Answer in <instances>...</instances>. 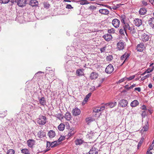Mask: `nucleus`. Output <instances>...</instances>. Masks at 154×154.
<instances>
[{"instance_id": "1", "label": "nucleus", "mask_w": 154, "mask_h": 154, "mask_svg": "<svg viewBox=\"0 0 154 154\" xmlns=\"http://www.w3.org/2000/svg\"><path fill=\"white\" fill-rule=\"evenodd\" d=\"M11 2L13 4L17 3L19 7L22 8L25 6L26 4V0H11Z\"/></svg>"}, {"instance_id": "2", "label": "nucleus", "mask_w": 154, "mask_h": 154, "mask_svg": "<svg viewBox=\"0 0 154 154\" xmlns=\"http://www.w3.org/2000/svg\"><path fill=\"white\" fill-rule=\"evenodd\" d=\"M34 106V105L32 103L30 104L24 103L23 104L22 107L26 112H29L33 109Z\"/></svg>"}, {"instance_id": "3", "label": "nucleus", "mask_w": 154, "mask_h": 154, "mask_svg": "<svg viewBox=\"0 0 154 154\" xmlns=\"http://www.w3.org/2000/svg\"><path fill=\"white\" fill-rule=\"evenodd\" d=\"M46 117L43 116H39V118L38 119L37 122L39 125H44L46 122Z\"/></svg>"}, {"instance_id": "4", "label": "nucleus", "mask_w": 154, "mask_h": 154, "mask_svg": "<svg viewBox=\"0 0 154 154\" xmlns=\"http://www.w3.org/2000/svg\"><path fill=\"white\" fill-rule=\"evenodd\" d=\"M114 70L113 66L111 64L109 65L106 68L105 71L107 74L111 73Z\"/></svg>"}, {"instance_id": "5", "label": "nucleus", "mask_w": 154, "mask_h": 154, "mask_svg": "<svg viewBox=\"0 0 154 154\" xmlns=\"http://www.w3.org/2000/svg\"><path fill=\"white\" fill-rule=\"evenodd\" d=\"M112 23L113 26L115 28H117L119 26L120 21L118 19L115 18L112 20Z\"/></svg>"}, {"instance_id": "6", "label": "nucleus", "mask_w": 154, "mask_h": 154, "mask_svg": "<svg viewBox=\"0 0 154 154\" xmlns=\"http://www.w3.org/2000/svg\"><path fill=\"white\" fill-rule=\"evenodd\" d=\"M105 106H101L96 107H95L93 110V111L96 113H101L104 109Z\"/></svg>"}, {"instance_id": "7", "label": "nucleus", "mask_w": 154, "mask_h": 154, "mask_svg": "<svg viewBox=\"0 0 154 154\" xmlns=\"http://www.w3.org/2000/svg\"><path fill=\"white\" fill-rule=\"evenodd\" d=\"M149 35L144 33H143L141 36V39L143 42H146L148 41Z\"/></svg>"}, {"instance_id": "8", "label": "nucleus", "mask_w": 154, "mask_h": 154, "mask_svg": "<svg viewBox=\"0 0 154 154\" xmlns=\"http://www.w3.org/2000/svg\"><path fill=\"white\" fill-rule=\"evenodd\" d=\"M145 47L144 44L143 43H140L137 45L136 49L138 51L141 52L145 49Z\"/></svg>"}, {"instance_id": "9", "label": "nucleus", "mask_w": 154, "mask_h": 154, "mask_svg": "<svg viewBox=\"0 0 154 154\" xmlns=\"http://www.w3.org/2000/svg\"><path fill=\"white\" fill-rule=\"evenodd\" d=\"M125 46V43L121 41L119 42L117 44V48L119 50H122Z\"/></svg>"}, {"instance_id": "10", "label": "nucleus", "mask_w": 154, "mask_h": 154, "mask_svg": "<svg viewBox=\"0 0 154 154\" xmlns=\"http://www.w3.org/2000/svg\"><path fill=\"white\" fill-rule=\"evenodd\" d=\"M130 54L129 53L126 52L121 57V59L122 60H124L122 65L123 64L126 60L129 57Z\"/></svg>"}, {"instance_id": "11", "label": "nucleus", "mask_w": 154, "mask_h": 154, "mask_svg": "<svg viewBox=\"0 0 154 154\" xmlns=\"http://www.w3.org/2000/svg\"><path fill=\"white\" fill-rule=\"evenodd\" d=\"M133 23L136 26L139 27L142 24V21L139 18H135L134 20Z\"/></svg>"}, {"instance_id": "12", "label": "nucleus", "mask_w": 154, "mask_h": 154, "mask_svg": "<svg viewBox=\"0 0 154 154\" xmlns=\"http://www.w3.org/2000/svg\"><path fill=\"white\" fill-rule=\"evenodd\" d=\"M128 103V102L126 100L122 99L120 101L119 105L121 107H124L127 106Z\"/></svg>"}, {"instance_id": "13", "label": "nucleus", "mask_w": 154, "mask_h": 154, "mask_svg": "<svg viewBox=\"0 0 154 154\" xmlns=\"http://www.w3.org/2000/svg\"><path fill=\"white\" fill-rule=\"evenodd\" d=\"M35 141L34 140L29 139L27 141V143L28 146L30 148L32 147L35 144Z\"/></svg>"}, {"instance_id": "14", "label": "nucleus", "mask_w": 154, "mask_h": 154, "mask_svg": "<svg viewBox=\"0 0 154 154\" xmlns=\"http://www.w3.org/2000/svg\"><path fill=\"white\" fill-rule=\"evenodd\" d=\"M98 153V149L95 147H93L88 153H86V154H97Z\"/></svg>"}, {"instance_id": "15", "label": "nucleus", "mask_w": 154, "mask_h": 154, "mask_svg": "<svg viewBox=\"0 0 154 154\" xmlns=\"http://www.w3.org/2000/svg\"><path fill=\"white\" fill-rule=\"evenodd\" d=\"M73 115L75 116L79 115L81 113L80 110L77 108H75L72 110Z\"/></svg>"}, {"instance_id": "16", "label": "nucleus", "mask_w": 154, "mask_h": 154, "mask_svg": "<svg viewBox=\"0 0 154 154\" xmlns=\"http://www.w3.org/2000/svg\"><path fill=\"white\" fill-rule=\"evenodd\" d=\"M104 39L107 41H109L111 40L112 37L110 34H106L103 35V36Z\"/></svg>"}, {"instance_id": "17", "label": "nucleus", "mask_w": 154, "mask_h": 154, "mask_svg": "<svg viewBox=\"0 0 154 154\" xmlns=\"http://www.w3.org/2000/svg\"><path fill=\"white\" fill-rule=\"evenodd\" d=\"M37 135L39 138L41 139L45 136L46 133L45 132L42 131H40L38 132Z\"/></svg>"}, {"instance_id": "18", "label": "nucleus", "mask_w": 154, "mask_h": 154, "mask_svg": "<svg viewBox=\"0 0 154 154\" xmlns=\"http://www.w3.org/2000/svg\"><path fill=\"white\" fill-rule=\"evenodd\" d=\"M29 5L32 7L37 6L38 5V2L36 0H31Z\"/></svg>"}, {"instance_id": "19", "label": "nucleus", "mask_w": 154, "mask_h": 154, "mask_svg": "<svg viewBox=\"0 0 154 154\" xmlns=\"http://www.w3.org/2000/svg\"><path fill=\"white\" fill-rule=\"evenodd\" d=\"M123 27L124 28L126 31L127 30L130 31L132 28V27H130L129 24L126 23H124V24L123 25Z\"/></svg>"}, {"instance_id": "20", "label": "nucleus", "mask_w": 154, "mask_h": 154, "mask_svg": "<svg viewBox=\"0 0 154 154\" xmlns=\"http://www.w3.org/2000/svg\"><path fill=\"white\" fill-rule=\"evenodd\" d=\"M64 118L66 120L68 121H70L71 119V115L69 112H67L65 114Z\"/></svg>"}, {"instance_id": "21", "label": "nucleus", "mask_w": 154, "mask_h": 154, "mask_svg": "<svg viewBox=\"0 0 154 154\" xmlns=\"http://www.w3.org/2000/svg\"><path fill=\"white\" fill-rule=\"evenodd\" d=\"M117 103L116 102H111L110 103H108L105 104L104 105L105 107L107 106H109L110 108H113L116 106Z\"/></svg>"}, {"instance_id": "22", "label": "nucleus", "mask_w": 154, "mask_h": 154, "mask_svg": "<svg viewBox=\"0 0 154 154\" xmlns=\"http://www.w3.org/2000/svg\"><path fill=\"white\" fill-rule=\"evenodd\" d=\"M48 134L50 138H53L55 136L56 134L54 131L53 130H50L48 132Z\"/></svg>"}, {"instance_id": "23", "label": "nucleus", "mask_w": 154, "mask_h": 154, "mask_svg": "<svg viewBox=\"0 0 154 154\" xmlns=\"http://www.w3.org/2000/svg\"><path fill=\"white\" fill-rule=\"evenodd\" d=\"M150 26L152 28H154V18L153 17L150 18L148 21Z\"/></svg>"}, {"instance_id": "24", "label": "nucleus", "mask_w": 154, "mask_h": 154, "mask_svg": "<svg viewBox=\"0 0 154 154\" xmlns=\"http://www.w3.org/2000/svg\"><path fill=\"white\" fill-rule=\"evenodd\" d=\"M100 13L105 15H107L109 14V11L106 9H100L99 10Z\"/></svg>"}, {"instance_id": "25", "label": "nucleus", "mask_w": 154, "mask_h": 154, "mask_svg": "<svg viewBox=\"0 0 154 154\" xmlns=\"http://www.w3.org/2000/svg\"><path fill=\"white\" fill-rule=\"evenodd\" d=\"M98 75L96 72H92L90 76V78L91 79H95L97 78Z\"/></svg>"}, {"instance_id": "26", "label": "nucleus", "mask_w": 154, "mask_h": 154, "mask_svg": "<svg viewBox=\"0 0 154 154\" xmlns=\"http://www.w3.org/2000/svg\"><path fill=\"white\" fill-rule=\"evenodd\" d=\"M146 11H147L145 8H142L140 9L139 11V13L140 15H143L146 13Z\"/></svg>"}, {"instance_id": "27", "label": "nucleus", "mask_w": 154, "mask_h": 154, "mask_svg": "<svg viewBox=\"0 0 154 154\" xmlns=\"http://www.w3.org/2000/svg\"><path fill=\"white\" fill-rule=\"evenodd\" d=\"M84 142V141L82 139H77L75 141V143L76 145H80Z\"/></svg>"}, {"instance_id": "28", "label": "nucleus", "mask_w": 154, "mask_h": 154, "mask_svg": "<svg viewBox=\"0 0 154 154\" xmlns=\"http://www.w3.org/2000/svg\"><path fill=\"white\" fill-rule=\"evenodd\" d=\"M139 104L137 100H135L132 101L131 103V107H134L136 106Z\"/></svg>"}, {"instance_id": "29", "label": "nucleus", "mask_w": 154, "mask_h": 154, "mask_svg": "<svg viewBox=\"0 0 154 154\" xmlns=\"http://www.w3.org/2000/svg\"><path fill=\"white\" fill-rule=\"evenodd\" d=\"M65 125L63 123L60 124L58 126V128L60 131H63L65 128Z\"/></svg>"}, {"instance_id": "30", "label": "nucleus", "mask_w": 154, "mask_h": 154, "mask_svg": "<svg viewBox=\"0 0 154 154\" xmlns=\"http://www.w3.org/2000/svg\"><path fill=\"white\" fill-rule=\"evenodd\" d=\"M77 75L78 76L82 75L83 74V69H79L76 72Z\"/></svg>"}, {"instance_id": "31", "label": "nucleus", "mask_w": 154, "mask_h": 154, "mask_svg": "<svg viewBox=\"0 0 154 154\" xmlns=\"http://www.w3.org/2000/svg\"><path fill=\"white\" fill-rule=\"evenodd\" d=\"M50 147H51V143L47 141V149L45 151V152H47L50 149Z\"/></svg>"}, {"instance_id": "32", "label": "nucleus", "mask_w": 154, "mask_h": 154, "mask_svg": "<svg viewBox=\"0 0 154 154\" xmlns=\"http://www.w3.org/2000/svg\"><path fill=\"white\" fill-rule=\"evenodd\" d=\"M43 5L44 7L46 9L48 8L50 6V5L48 2H44Z\"/></svg>"}, {"instance_id": "33", "label": "nucleus", "mask_w": 154, "mask_h": 154, "mask_svg": "<svg viewBox=\"0 0 154 154\" xmlns=\"http://www.w3.org/2000/svg\"><path fill=\"white\" fill-rule=\"evenodd\" d=\"M39 102L42 105H44L45 104V100L44 97H42L40 98H39Z\"/></svg>"}, {"instance_id": "34", "label": "nucleus", "mask_w": 154, "mask_h": 154, "mask_svg": "<svg viewBox=\"0 0 154 154\" xmlns=\"http://www.w3.org/2000/svg\"><path fill=\"white\" fill-rule=\"evenodd\" d=\"M21 152L24 154H29V151L26 149H24L21 150Z\"/></svg>"}, {"instance_id": "35", "label": "nucleus", "mask_w": 154, "mask_h": 154, "mask_svg": "<svg viewBox=\"0 0 154 154\" xmlns=\"http://www.w3.org/2000/svg\"><path fill=\"white\" fill-rule=\"evenodd\" d=\"M153 71L152 69H146L143 73L141 74V75H144L146 73H148L152 72Z\"/></svg>"}, {"instance_id": "36", "label": "nucleus", "mask_w": 154, "mask_h": 154, "mask_svg": "<svg viewBox=\"0 0 154 154\" xmlns=\"http://www.w3.org/2000/svg\"><path fill=\"white\" fill-rule=\"evenodd\" d=\"M151 75V74H148L146 75L143 76L141 79H140L141 81H144V80H145L146 79H147L149 77H150Z\"/></svg>"}, {"instance_id": "37", "label": "nucleus", "mask_w": 154, "mask_h": 154, "mask_svg": "<svg viewBox=\"0 0 154 154\" xmlns=\"http://www.w3.org/2000/svg\"><path fill=\"white\" fill-rule=\"evenodd\" d=\"M51 147H54L58 144L57 141H54L51 143Z\"/></svg>"}, {"instance_id": "38", "label": "nucleus", "mask_w": 154, "mask_h": 154, "mask_svg": "<svg viewBox=\"0 0 154 154\" xmlns=\"http://www.w3.org/2000/svg\"><path fill=\"white\" fill-rule=\"evenodd\" d=\"M121 5L122 4H118L116 5H114L112 7V8L113 10H116L119 8Z\"/></svg>"}, {"instance_id": "39", "label": "nucleus", "mask_w": 154, "mask_h": 154, "mask_svg": "<svg viewBox=\"0 0 154 154\" xmlns=\"http://www.w3.org/2000/svg\"><path fill=\"white\" fill-rule=\"evenodd\" d=\"M125 32L127 34L126 31L124 28H123L119 30V33L121 35H124Z\"/></svg>"}, {"instance_id": "40", "label": "nucleus", "mask_w": 154, "mask_h": 154, "mask_svg": "<svg viewBox=\"0 0 154 154\" xmlns=\"http://www.w3.org/2000/svg\"><path fill=\"white\" fill-rule=\"evenodd\" d=\"M7 154H14L15 151L13 149H10L7 151Z\"/></svg>"}, {"instance_id": "41", "label": "nucleus", "mask_w": 154, "mask_h": 154, "mask_svg": "<svg viewBox=\"0 0 154 154\" xmlns=\"http://www.w3.org/2000/svg\"><path fill=\"white\" fill-rule=\"evenodd\" d=\"M113 59V57L112 55H109L106 57V60L109 61H111Z\"/></svg>"}, {"instance_id": "42", "label": "nucleus", "mask_w": 154, "mask_h": 154, "mask_svg": "<svg viewBox=\"0 0 154 154\" xmlns=\"http://www.w3.org/2000/svg\"><path fill=\"white\" fill-rule=\"evenodd\" d=\"M148 129V127L146 125L145 126H144L142 129V130L143 131H146Z\"/></svg>"}, {"instance_id": "43", "label": "nucleus", "mask_w": 154, "mask_h": 154, "mask_svg": "<svg viewBox=\"0 0 154 154\" xmlns=\"http://www.w3.org/2000/svg\"><path fill=\"white\" fill-rule=\"evenodd\" d=\"M7 111H4L3 113H2L0 112V115H1L0 117H3L7 115Z\"/></svg>"}, {"instance_id": "44", "label": "nucleus", "mask_w": 154, "mask_h": 154, "mask_svg": "<svg viewBox=\"0 0 154 154\" xmlns=\"http://www.w3.org/2000/svg\"><path fill=\"white\" fill-rule=\"evenodd\" d=\"M115 30L114 28H111L110 29H108V33H114L115 32Z\"/></svg>"}, {"instance_id": "45", "label": "nucleus", "mask_w": 154, "mask_h": 154, "mask_svg": "<svg viewBox=\"0 0 154 154\" xmlns=\"http://www.w3.org/2000/svg\"><path fill=\"white\" fill-rule=\"evenodd\" d=\"M65 137L64 136H61L58 139V141L59 142L62 141L65 139Z\"/></svg>"}, {"instance_id": "46", "label": "nucleus", "mask_w": 154, "mask_h": 154, "mask_svg": "<svg viewBox=\"0 0 154 154\" xmlns=\"http://www.w3.org/2000/svg\"><path fill=\"white\" fill-rule=\"evenodd\" d=\"M127 79L126 77H125L119 80L118 82V83H121L122 82H123L125 81Z\"/></svg>"}, {"instance_id": "47", "label": "nucleus", "mask_w": 154, "mask_h": 154, "mask_svg": "<svg viewBox=\"0 0 154 154\" xmlns=\"http://www.w3.org/2000/svg\"><path fill=\"white\" fill-rule=\"evenodd\" d=\"M9 1V0H0V3L3 4H6Z\"/></svg>"}, {"instance_id": "48", "label": "nucleus", "mask_w": 154, "mask_h": 154, "mask_svg": "<svg viewBox=\"0 0 154 154\" xmlns=\"http://www.w3.org/2000/svg\"><path fill=\"white\" fill-rule=\"evenodd\" d=\"M135 77V75H132L128 78L126 77V78L127 79L128 81H130L134 79Z\"/></svg>"}, {"instance_id": "49", "label": "nucleus", "mask_w": 154, "mask_h": 154, "mask_svg": "<svg viewBox=\"0 0 154 154\" xmlns=\"http://www.w3.org/2000/svg\"><path fill=\"white\" fill-rule=\"evenodd\" d=\"M130 31L131 34H134L135 33V29L134 27H132V28H131V29L130 30Z\"/></svg>"}, {"instance_id": "50", "label": "nucleus", "mask_w": 154, "mask_h": 154, "mask_svg": "<svg viewBox=\"0 0 154 154\" xmlns=\"http://www.w3.org/2000/svg\"><path fill=\"white\" fill-rule=\"evenodd\" d=\"M106 46H105L101 48H100V51L101 53L104 52L106 50Z\"/></svg>"}, {"instance_id": "51", "label": "nucleus", "mask_w": 154, "mask_h": 154, "mask_svg": "<svg viewBox=\"0 0 154 154\" xmlns=\"http://www.w3.org/2000/svg\"><path fill=\"white\" fill-rule=\"evenodd\" d=\"M88 4L87 1L86 0H82L80 2V4L81 5H85Z\"/></svg>"}, {"instance_id": "52", "label": "nucleus", "mask_w": 154, "mask_h": 154, "mask_svg": "<svg viewBox=\"0 0 154 154\" xmlns=\"http://www.w3.org/2000/svg\"><path fill=\"white\" fill-rule=\"evenodd\" d=\"M89 97H86L84 99L83 101L82 102V104H85L86 103L87 101L88 100L89 98Z\"/></svg>"}, {"instance_id": "53", "label": "nucleus", "mask_w": 154, "mask_h": 154, "mask_svg": "<svg viewBox=\"0 0 154 154\" xmlns=\"http://www.w3.org/2000/svg\"><path fill=\"white\" fill-rule=\"evenodd\" d=\"M57 117L59 119H63V117L61 114H58L56 115Z\"/></svg>"}, {"instance_id": "54", "label": "nucleus", "mask_w": 154, "mask_h": 154, "mask_svg": "<svg viewBox=\"0 0 154 154\" xmlns=\"http://www.w3.org/2000/svg\"><path fill=\"white\" fill-rule=\"evenodd\" d=\"M154 146V143L152 142V144L149 147V148L148 150L150 151L152 150L153 149V147Z\"/></svg>"}, {"instance_id": "55", "label": "nucleus", "mask_w": 154, "mask_h": 154, "mask_svg": "<svg viewBox=\"0 0 154 154\" xmlns=\"http://www.w3.org/2000/svg\"><path fill=\"white\" fill-rule=\"evenodd\" d=\"M86 121L88 123L92 121V119L91 118H88L86 119Z\"/></svg>"}, {"instance_id": "56", "label": "nucleus", "mask_w": 154, "mask_h": 154, "mask_svg": "<svg viewBox=\"0 0 154 154\" xmlns=\"http://www.w3.org/2000/svg\"><path fill=\"white\" fill-rule=\"evenodd\" d=\"M96 7L94 6H91L89 7V8L91 9V10L92 11H93L96 9Z\"/></svg>"}, {"instance_id": "57", "label": "nucleus", "mask_w": 154, "mask_h": 154, "mask_svg": "<svg viewBox=\"0 0 154 154\" xmlns=\"http://www.w3.org/2000/svg\"><path fill=\"white\" fill-rule=\"evenodd\" d=\"M121 18H122L121 21L122 22L124 23H125V15L122 16Z\"/></svg>"}, {"instance_id": "58", "label": "nucleus", "mask_w": 154, "mask_h": 154, "mask_svg": "<svg viewBox=\"0 0 154 154\" xmlns=\"http://www.w3.org/2000/svg\"><path fill=\"white\" fill-rule=\"evenodd\" d=\"M66 8L69 9L72 8H73V7H72L70 5L68 4L66 5Z\"/></svg>"}, {"instance_id": "59", "label": "nucleus", "mask_w": 154, "mask_h": 154, "mask_svg": "<svg viewBox=\"0 0 154 154\" xmlns=\"http://www.w3.org/2000/svg\"><path fill=\"white\" fill-rule=\"evenodd\" d=\"M142 3L143 6H146L147 5V2L144 0L142 1Z\"/></svg>"}, {"instance_id": "60", "label": "nucleus", "mask_w": 154, "mask_h": 154, "mask_svg": "<svg viewBox=\"0 0 154 154\" xmlns=\"http://www.w3.org/2000/svg\"><path fill=\"white\" fill-rule=\"evenodd\" d=\"M124 88L128 91L129 90H130V89H129V87H128V85H126L124 87Z\"/></svg>"}, {"instance_id": "61", "label": "nucleus", "mask_w": 154, "mask_h": 154, "mask_svg": "<svg viewBox=\"0 0 154 154\" xmlns=\"http://www.w3.org/2000/svg\"><path fill=\"white\" fill-rule=\"evenodd\" d=\"M74 133V132H70L68 133L67 135H68L69 137H70L73 135Z\"/></svg>"}, {"instance_id": "62", "label": "nucleus", "mask_w": 154, "mask_h": 154, "mask_svg": "<svg viewBox=\"0 0 154 154\" xmlns=\"http://www.w3.org/2000/svg\"><path fill=\"white\" fill-rule=\"evenodd\" d=\"M134 90L135 91H138V92H140L141 91V89L139 87L136 88H135Z\"/></svg>"}, {"instance_id": "63", "label": "nucleus", "mask_w": 154, "mask_h": 154, "mask_svg": "<svg viewBox=\"0 0 154 154\" xmlns=\"http://www.w3.org/2000/svg\"><path fill=\"white\" fill-rule=\"evenodd\" d=\"M135 86H136V85L134 84L130 86L129 87V89H131L132 88H133L134 87H135Z\"/></svg>"}, {"instance_id": "64", "label": "nucleus", "mask_w": 154, "mask_h": 154, "mask_svg": "<svg viewBox=\"0 0 154 154\" xmlns=\"http://www.w3.org/2000/svg\"><path fill=\"white\" fill-rule=\"evenodd\" d=\"M141 109H142L144 110H146V106L144 105H143L141 107Z\"/></svg>"}]
</instances>
